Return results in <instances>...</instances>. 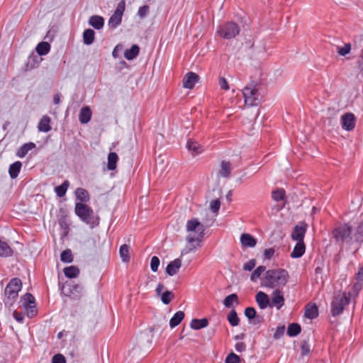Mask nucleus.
Listing matches in <instances>:
<instances>
[{"label": "nucleus", "instance_id": "60", "mask_svg": "<svg viewBox=\"0 0 363 363\" xmlns=\"http://www.w3.org/2000/svg\"><path fill=\"white\" fill-rule=\"evenodd\" d=\"M310 352L309 346L306 344H304L301 347V353L303 355H307Z\"/></svg>", "mask_w": 363, "mask_h": 363}, {"label": "nucleus", "instance_id": "36", "mask_svg": "<svg viewBox=\"0 0 363 363\" xmlns=\"http://www.w3.org/2000/svg\"><path fill=\"white\" fill-rule=\"evenodd\" d=\"M231 165L230 162L223 161L220 164L219 174L222 177H228L230 174Z\"/></svg>", "mask_w": 363, "mask_h": 363}, {"label": "nucleus", "instance_id": "12", "mask_svg": "<svg viewBox=\"0 0 363 363\" xmlns=\"http://www.w3.org/2000/svg\"><path fill=\"white\" fill-rule=\"evenodd\" d=\"M342 129L347 131L352 130L355 127V117L352 113H347L341 117Z\"/></svg>", "mask_w": 363, "mask_h": 363}, {"label": "nucleus", "instance_id": "13", "mask_svg": "<svg viewBox=\"0 0 363 363\" xmlns=\"http://www.w3.org/2000/svg\"><path fill=\"white\" fill-rule=\"evenodd\" d=\"M272 299L270 301V307H275L277 310L281 308L284 305V298L281 291L275 289L272 292Z\"/></svg>", "mask_w": 363, "mask_h": 363}, {"label": "nucleus", "instance_id": "7", "mask_svg": "<svg viewBox=\"0 0 363 363\" xmlns=\"http://www.w3.org/2000/svg\"><path fill=\"white\" fill-rule=\"evenodd\" d=\"M240 33V27L235 22H227L220 26L217 29V33L224 39H232Z\"/></svg>", "mask_w": 363, "mask_h": 363}, {"label": "nucleus", "instance_id": "34", "mask_svg": "<svg viewBox=\"0 0 363 363\" xmlns=\"http://www.w3.org/2000/svg\"><path fill=\"white\" fill-rule=\"evenodd\" d=\"M13 254V250L10 246L4 241L0 239V257H9Z\"/></svg>", "mask_w": 363, "mask_h": 363}, {"label": "nucleus", "instance_id": "6", "mask_svg": "<svg viewBox=\"0 0 363 363\" xmlns=\"http://www.w3.org/2000/svg\"><path fill=\"white\" fill-rule=\"evenodd\" d=\"M332 235L337 242H350L352 240V227L348 224L338 225L333 229Z\"/></svg>", "mask_w": 363, "mask_h": 363}, {"label": "nucleus", "instance_id": "24", "mask_svg": "<svg viewBox=\"0 0 363 363\" xmlns=\"http://www.w3.org/2000/svg\"><path fill=\"white\" fill-rule=\"evenodd\" d=\"M305 250L306 247L303 242H296L292 252L291 253V257L292 258H299L304 254Z\"/></svg>", "mask_w": 363, "mask_h": 363}, {"label": "nucleus", "instance_id": "58", "mask_svg": "<svg viewBox=\"0 0 363 363\" xmlns=\"http://www.w3.org/2000/svg\"><path fill=\"white\" fill-rule=\"evenodd\" d=\"M13 317L14 318V319L20 323H22L23 322V320H24V315L17 311H14L13 313Z\"/></svg>", "mask_w": 363, "mask_h": 363}, {"label": "nucleus", "instance_id": "45", "mask_svg": "<svg viewBox=\"0 0 363 363\" xmlns=\"http://www.w3.org/2000/svg\"><path fill=\"white\" fill-rule=\"evenodd\" d=\"M240 357L234 352H230L225 360V363H240Z\"/></svg>", "mask_w": 363, "mask_h": 363}, {"label": "nucleus", "instance_id": "23", "mask_svg": "<svg viewBox=\"0 0 363 363\" xmlns=\"http://www.w3.org/2000/svg\"><path fill=\"white\" fill-rule=\"evenodd\" d=\"M50 118L48 116H44L40 119L38 128V130L43 133H48L51 130Z\"/></svg>", "mask_w": 363, "mask_h": 363}, {"label": "nucleus", "instance_id": "54", "mask_svg": "<svg viewBox=\"0 0 363 363\" xmlns=\"http://www.w3.org/2000/svg\"><path fill=\"white\" fill-rule=\"evenodd\" d=\"M52 363H66V359L62 354H57L53 356Z\"/></svg>", "mask_w": 363, "mask_h": 363}, {"label": "nucleus", "instance_id": "22", "mask_svg": "<svg viewBox=\"0 0 363 363\" xmlns=\"http://www.w3.org/2000/svg\"><path fill=\"white\" fill-rule=\"evenodd\" d=\"M77 200L79 203L87 202L90 199L89 194L87 190L84 188H77L74 192Z\"/></svg>", "mask_w": 363, "mask_h": 363}, {"label": "nucleus", "instance_id": "30", "mask_svg": "<svg viewBox=\"0 0 363 363\" xmlns=\"http://www.w3.org/2000/svg\"><path fill=\"white\" fill-rule=\"evenodd\" d=\"M184 313L182 311H179L173 315V317L169 320V326L172 328L177 326L184 319Z\"/></svg>", "mask_w": 363, "mask_h": 363}, {"label": "nucleus", "instance_id": "18", "mask_svg": "<svg viewBox=\"0 0 363 363\" xmlns=\"http://www.w3.org/2000/svg\"><path fill=\"white\" fill-rule=\"evenodd\" d=\"M181 267L182 259L180 258H177L168 264L166 268V273L169 276L172 277L178 272Z\"/></svg>", "mask_w": 363, "mask_h": 363}, {"label": "nucleus", "instance_id": "20", "mask_svg": "<svg viewBox=\"0 0 363 363\" xmlns=\"http://www.w3.org/2000/svg\"><path fill=\"white\" fill-rule=\"evenodd\" d=\"M92 113L89 106H84L81 108L79 114V121L82 124L88 123L91 118Z\"/></svg>", "mask_w": 363, "mask_h": 363}, {"label": "nucleus", "instance_id": "3", "mask_svg": "<svg viewBox=\"0 0 363 363\" xmlns=\"http://www.w3.org/2000/svg\"><path fill=\"white\" fill-rule=\"evenodd\" d=\"M352 298L351 294L340 293L337 294L331 303V314L336 316L342 313L345 306H347Z\"/></svg>", "mask_w": 363, "mask_h": 363}, {"label": "nucleus", "instance_id": "50", "mask_svg": "<svg viewBox=\"0 0 363 363\" xmlns=\"http://www.w3.org/2000/svg\"><path fill=\"white\" fill-rule=\"evenodd\" d=\"M272 199L276 201L283 200L284 197V191L282 189H278L272 192Z\"/></svg>", "mask_w": 363, "mask_h": 363}, {"label": "nucleus", "instance_id": "37", "mask_svg": "<svg viewBox=\"0 0 363 363\" xmlns=\"http://www.w3.org/2000/svg\"><path fill=\"white\" fill-rule=\"evenodd\" d=\"M234 303L238 304V297L236 294L227 296L223 301L224 306L228 308H230Z\"/></svg>", "mask_w": 363, "mask_h": 363}, {"label": "nucleus", "instance_id": "14", "mask_svg": "<svg viewBox=\"0 0 363 363\" xmlns=\"http://www.w3.org/2000/svg\"><path fill=\"white\" fill-rule=\"evenodd\" d=\"M240 241L242 247L245 248H252L257 245V240L249 233H242Z\"/></svg>", "mask_w": 363, "mask_h": 363}, {"label": "nucleus", "instance_id": "19", "mask_svg": "<svg viewBox=\"0 0 363 363\" xmlns=\"http://www.w3.org/2000/svg\"><path fill=\"white\" fill-rule=\"evenodd\" d=\"M36 145L33 142L24 143L16 151V155L19 158H23L29 151L35 148Z\"/></svg>", "mask_w": 363, "mask_h": 363}, {"label": "nucleus", "instance_id": "10", "mask_svg": "<svg viewBox=\"0 0 363 363\" xmlns=\"http://www.w3.org/2000/svg\"><path fill=\"white\" fill-rule=\"evenodd\" d=\"M22 286L21 281L18 278L12 279L4 289V294L8 298L14 299Z\"/></svg>", "mask_w": 363, "mask_h": 363}, {"label": "nucleus", "instance_id": "55", "mask_svg": "<svg viewBox=\"0 0 363 363\" xmlns=\"http://www.w3.org/2000/svg\"><path fill=\"white\" fill-rule=\"evenodd\" d=\"M274 255V248H268L264 251V257L266 259H270Z\"/></svg>", "mask_w": 363, "mask_h": 363}, {"label": "nucleus", "instance_id": "28", "mask_svg": "<svg viewBox=\"0 0 363 363\" xmlns=\"http://www.w3.org/2000/svg\"><path fill=\"white\" fill-rule=\"evenodd\" d=\"M208 324V321L206 318L202 319H193L191 321L190 327L194 330H200L206 328Z\"/></svg>", "mask_w": 363, "mask_h": 363}, {"label": "nucleus", "instance_id": "35", "mask_svg": "<svg viewBox=\"0 0 363 363\" xmlns=\"http://www.w3.org/2000/svg\"><path fill=\"white\" fill-rule=\"evenodd\" d=\"M35 50L39 55H45L50 50V45L48 42H41L38 44Z\"/></svg>", "mask_w": 363, "mask_h": 363}, {"label": "nucleus", "instance_id": "39", "mask_svg": "<svg viewBox=\"0 0 363 363\" xmlns=\"http://www.w3.org/2000/svg\"><path fill=\"white\" fill-rule=\"evenodd\" d=\"M119 254L123 262H128L129 261V247L127 245L124 244L120 247Z\"/></svg>", "mask_w": 363, "mask_h": 363}, {"label": "nucleus", "instance_id": "59", "mask_svg": "<svg viewBox=\"0 0 363 363\" xmlns=\"http://www.w3.org/2000/svg\"><path fill=\"white\" fill-rule=\"evenodd\" d=\"M357 65H358L359 68L363 71V48H362L361 54L359 57V59L357 61Z\"/></svg>", "mask_w": 363, "mask_h": 363}, {"label": "nucleus", "instance_id": "41", "mask_svg": "<svg viewBox=\"0 0 363 363\" xmlns=\"http://www.w3.org/2000/svg\"><path fill=\"white\" fill-rule=\"evenodd\" d=\"M228 320L232 326H237L239 324V318L236 311L233 309L228 315Z\"/></svg>", "mask_w": 363, "mask_h": 363}, {"label": "nucleus", "instance_id": "1", "mask_svg": "<svg viewBox=\"0 0 363 363\" xmlns=\"http://www.w3.org/2000/svg\"><path fill=\"white\" fill-rule=\"evenodd\" d=\"M186 229L188 233L186 240L189 245V251H192L200 247L204 235L205 226L197 218L187 220Z\"/></svg>", "mask_w": 363, "mask_h": 363}, {"label": "nucleus", "instance_id": "64", "mask_svg": "<svg viewBox=\"0 0 363 363\" xmlns=\"http://www.w3.org/2000/svg\"><path fill=\"white\" fill-rule=\"evenodd\" d=\"M119 45H116L115 48L113 50L112 55L113 57H116L118 56V50Z\"/></svg>", "mask_w": 363, "mask_h": 363}, {"label": "nucleus", "instance_id": "26", "mask_svg": "<svg viewBox=\"0 0 363 363\" xmlns=\"http://www.w3.org/2000/svg\"><path fill=\"white\" fill-rule=\"evenodd\" d=\"M140 48L137 45H133L130 49H127L124 52V57L128 60L135 59L139 54Z\"/></svg>", "mask_w": 363, "mask_h": 363}, {"label": "nucleus", "instance_id": "15", "mask_svg": "<svg viewBox=\"0 0 363 363\" xmlns=\"http://www.w3.org/2000/svg\"><path fill=\"white\" fill-rule=\"evenodd\" d=\"M256 302L261 309H265L268 306L270 307V300L267 294L263 291H259L255 296Z\"/></svg>", "mask_w": 363, "mask_h": 363}, {"label": "nucleus", "instance_id": "17", "mask_svg": "<svg viewBox=\"0 0 363 363\" xmlns=\"http://www.w3.org/2000/svg\"><path fill=\"white\" fill-rule=\"evenodd\" d=\"M186 148L194 156L200 155L203 152V147L198 142L191 139L187 141Z\"/></svg>", "mask_w": 363, "mask_h": 363}, {"label": "nucleus", "instance_id": "29", "mask_svg": "<svg viewBox=\"0 0 363 363\" xmlns=\"http://www.w3.org/2000/svg\"><path fill=\"white\" fill-rule=\"evenodd\" d=\"M318 315V309L315 304L308 305L305 310V317L314 319Z\"/></svg>", "mask_w": 363, "mask_h": 363}, {"label": "nucleus", "instance_id": "63", "mask_svg": "<svg viewBox=\"0 0 363 363\" xmlns=\"http://www.w3.org/2000/svg\"><path fill=\"white\" fill-rule=\"evenodd\" d=\"M60 94H56L54 96V98H53V102L55 104H58L60 103Z\"/></svg>", "mask_w": 363, "mask_h": 363}, {"label": "nucleus", "instance_id": "51", "mask_svg": "<svg viewBox=\"0 0 363 363\" xmlns=\"http://www.w3.org/2000/svg\"><path fill=\"white\" fill-rule=\"evenodd\" d=\"M255 266L256 260L255 259H251L243 264L242 268L245 271L250 272L255 267Z\"/></svg>", "mask_w": 363, "mask_h": 363}, {"label": "nucleus", "instance_id": "44", "mask_svg": "<svg viewBox=\"0 0 363 363\" xmlns=\"http://www.w3.org/2000/svg\"><path fill=\"white\" fill-rule=\"evenodd\" d=\"M351 44L350 43H345L343 46L340 47L338 46L337 48V53L340 56H345L346 55L349 54L351 50Z\"/></svg>", "mask_w": 363, "mask_h": 363}, {"label": "nucleus", "instance_id": "47", "mask_svg": "<svg viewBox=\"0 0 363 363\" xmlns=\"http://www.w3.org/2000/svg\"><path fill=\"white\" fill-rule=\"evenodd\" d=\"M354 239L357 242L363 241V223H361L357 228L354 234Z\"/></svg>", "mask_w": 363, "mask_h": 363}, {"label": "nucleus", "instance_id": "11", "mask_svg": "<svg viewBox=\"0 0 363 363\" xmlns=\"http://www.w3.org/2000/svg\"><path fill=\"white\" fill-rule=\"evenodd\" d=\"M308 228V225L305 223H300L296 225L291 233V237L293 240L298 242H303V238Z\"/></svg>", "mask_w": 363, "mask_h": 363}, {"label": "nucleus", "instance_id": "21", "mask_svg": "<svg viewBox=\"0 0 363 363\" xmlns=\"http://www.w3.org/2000/svg\"><path fill=\"white\" fill-rule=\"evenodd\" d=\"M89 24L96 30H101L104 26V19L101 16L94 15L89 18Z\"/></svg>", "mask_w": 363, "mask_h": 363}, {"label": "nucleus", "instance_id": "46", "mask_svg": "<svg viewBox=\"0 0 363 363\" xmlns=\"http://www.w3.org/2000/svg\"><path fill=\"white\" fill-rule=\"evenodd\" d=\"M363 287V281L357 280L352 286V292H350L352 296H355L362 290Z\"/></svg>", "mask_w": 363, "mask_h": 363}, {"label": "nucleus", "instance_id": "61", "mask_svg": "<svg viewBox=\"0 0 363 363\" xmlns=\"http://www.w3.org/2000/svg\"><path fill=\"white\" fill-rule=\"evenodd\" d=\"M357 280L363 281V264L362 267L359 268L358 272L356 274Z\"/></svg>", "mask_w": 363, "mask_h": 363}, {"label": "nucleus", "instance_id": "33", "mask_svg": "<svg viewBox=\"0 0 363 363\" xmlns=\"http://www.w3.org/2000/svg\"><path fill=\"white\" fill-rule=\"evenodd\" d=\"M69 181L65 180L61 185L57 186L55 188V192L56 195L60 198L63 197L66 194V192L69 188Z\"/></svg>", "mask_w": 363, "mask_h": 363}, {"label": "nucleus", "instance_id": "56", "mask_svg": "<svg viewBox=\"0 0 363 363\" xmlns=\"http://www.w3.org/2000/svg\"><path fill=\"white\" fill-rule=\"evenodd\" d=\"M219 86L222 89L228 90L229 85L227 80L224 77H220L219 79Z\"/></svg>", "mask_w": 363, "mask_h": 363}, {"label": "nucleus", "instance_id": "31", "mask_svg": "<svg viewBox=\"0 0 363 363\" xmlns=\"http://www.w3.org/2000/svg\"><path fill=\"white\" fill-rule=\"evenodd\" d=\"M63 272L65 277L69 279L76 278L79 274V268L74 265L65 267Z\"/></svg>", "mask_w": 363, "mask_h": 363}, {"label": "nucleus", "instance_id": "53", "mask_svg": "<svg viewBox=\"0 0 363 363\" xmlns=\"http://www.w3.org/2000/svg\"><path fill=\"white\" fill-rule=\"evenodd\" d=\"M220 202L219 200H213L210 203V208L213 213H217L220 208Z\"/></svg>", "mask_w": 363, "mask_h": 363}, {"label": "nucleus", "instance_id": "48", "mask_svg": "<svg viewBox=\"0 0 363 363\" xmlns=\"http://www.w3.org/2000/svg\"><path fill=\"white\" fill-rule=\"evenodd\" d=\"M149 11H150L149 6L144 5L139 8V9L138 11V16L140 18H144L145 17H146L147 16V14L149 13Z\"/></svg>", "mask_w": 363, "mask_h": 363}, {"label": "nucleus", "instance_id": "16", "mask_svg": "<svg viewBox=\"0 0 363 363\" xmlns=\"http://www.w3.org/2000/svg\"><path fill=\"white\" fill-rule=\"evenodd\" d=\"M199 81V76L194 72H188L184 79L183 86L186 89H192Z\"/></svg>", "mask_w": 363, "mask_h": 363}, {"label": "nucleus", "instance_id": "32", "mask_svg": "<svg viewBox=\"0 0 363 363\" xmlns=\"http://www.w3.org/2000/svg\"><path fill=\"white\" fill-rule=\"evenodd\" d=\"M118 156L116 152H110L108 155L107 168L108 170H114L116 168Z\"/></svg>", "mask_w": 363, "mask_h": 363}, {"label": "nucleus", "instance_id": "42", "mask_svg": "<svg viewBox=\"0 0 363 363\" xmlns=\"http://www.w3.org/2000/svg\"><path fill=\"white\" fill-rule=\"evenodd\" d=\"M60 259L64 263H70L73 261L72 251L69 249L64 250L60 255Z\"/></svg>", "mask_w": 363, "mask_h": 363}, {"label": "nucleus", "instance_id": "2", "mask_svg": "<svg viewBox=\"0 0 363 363\" xmlns=\"http://www.w3.org/2000/svg\"><path fill=\"white\" fill-rule=\"evenodd\" d=\"M289 273L284 269H273L266 271L261 279V285L269 289H274L286 285Z\"/></svg>", "mask_w": 363, "mask_h": 363}, {"label": "nucleus", "instance_id": "57", "mask_svg": "<svg viewBox=\"0 0 363 363\" xmlns=\"http://www.w3.org/2000/svg\"><path fill=\"white\" fill-rule=\"evenodd\" d=\"M235 349L238 352H242L246 350V345L244 342H237L235 345Z\"/></svg>", "mask_w": 363, "mask_h": 363}, {"label": "nucleus", "instance_id": "8", "mask_svg": "<svg viewBox=\"0 0 363 363\" xmlns=\"http://www.w3.org/2000/svg\"><path fill=\"white\" fill-rule=\"evenodd\" d=\"M23 309L26 312L27 316L30 318H33L37 314L36 303L34 296L27 293L21 297L20 301Z\"/></svg>", "mask_w": 363, "mask_h": 363}, {"label": "nucleus", "instance_id": "9", "mask_svg": "<svg viewBox=\"0 0 363 363\" xmlns=\"http://www.w3.org/2000/svg\"><path fill=\"white\" fill-rule=\"evenodd\" d=\"M125 9V0H121L116 6V9L113 13V15L110 17L108 25L111 28H117L122 21V17Z\"/></svg>", "mask_w": 363, "mask_h": 363}, {"label": "nucleus", "instance_id": "49", "mask_svg": "<svg viewBox=\"0 0 363 363\" xmlns=\"http://www.w3.org/2000/svg\"><path fill=\"white\" fill-rule=\"evenodd\" d=\"M160 263V259L156 256H153L151 258V261H150L151 270L154 272H156L158 270Z\"/></svg>", "mask_w": 363, "mask_h": 363}, {"label": "nucleus", "instance_id": "25", "mask_svg": "<svg viewBox=\"0 0 363 363\" xmlns=\"http://www.w3.org/2000/svg\"><path fill=\"white\" fill-rule=\"evenodd\" d=\"M22 163L20 161H16L11 164L9 168V174L11 179H16L21 169Z\"/></svg>", "mask_w": 363, "mask_h": 363}, {"label": "nucleus", "instance_id": "40", "mask_svg": "<svg viewBox=\"0 0 363 363\" xmlns=\"http://www.w3.org/2000/svg\"><path fill=\"white\" fill-rule=\"evenodd\" d=\"M266 267L264 266H259L257 267L250 276V280L253 282L257 281V280L260 278L261 274L265 272Z\"/></svg>", "mask_w": 363, "mask_h": 363}, {"label": "nucleus", "instance_id": "38", "mask_svg": "<svg viewBox=\"0 0 363 363\" xmlns=\"http://www.w3.org/2000/svg\"><path fill=\"white\" fill-rule=\"evenodd\" d=\"M301 331V328L298 323H291L289 325L287 329V334L290 337H295L298 335Z\"/></svg>", "mask_w": 363, "mask_h": 363}, {"label": "nucleus", "instance_id": "4", "mask_svg": "<svg viewBox=\"0 0 363 363\" xmlns=\"http://www.w3.org/2000/svg\"><path fill=\"white\" fill-rule=\"evenodd\" d=\"M74 211L80 220L86 224L92 226L98 224V223L94 221L93 210L86 204L76 203Z\"/></svg>", "mask_w": 363, "mask_h": 363}, {"label": "nucleus", "instance_id": "43", "mask_svg": "<svg viewBox=\"0 0 363 363\" xmlns=\"http://www.w3.org/2000/svg\"><path fill=\"white\" fill-rule=\"evenodd\" d=\"M160 298L162 302L164 304L167 305L171 302V301L174 298V294H172V292L169 291H165L161 294Z\"/></svg>", "mask_w": 363, "mask_h": 363}, {"label": "nucleus", "instance_id": "5", "mask_svg": "<svg viewBox=\"0 0 363 363\" xmlns=\"http://www.w3.org/2000/svg\"><path fill=\"white\" fill-rule=\"evenodd\" d=\"M258 84L251 83L242 89V94L246 105L250 106H257L259 103V94Z\"/></svg>", "mask_w": 363, "mask_h": 363}, {"label": "nucleus", "instance_id": "52", "mask_svg": "<svg viewBox=\"0 0 363 363\" xmlns=\"http://www.w3.org/2000/svg\"><path fill=\"white\" fill-rule=\"evenodd\" d=\"M256 314H257V312H256L255 309L252 307H248L245 310V315L250 320L255 318Z\"/></svg>", "mask_w": 363, "mask_h": 363}, {"label": "nucleus", "instance_id": "27", "mask_svg": "<svg viewBox=\"0 0 363 363\" xmlns=\"http://www.w3.org/2000/svg\"><path fill=\"white\" fill-rule=\"evenodd\" d=\"M95 38V32L92 29H86L83 33V42L86 45H91Z\"/></svg>", "mask_w": 363, "mask_h": 363}, {"label": "nucleus", "instance_id": "62", "mask_svg": "<svg viewBox=\"0 0 363 363\" xmlns=\"http://www.w3.org/2000/svg\"><path fill=\"white\" fill-rule=\"evenodd\" d=\"M164 289V285L162 284H158L156 287V293L158 296H161V294L163 293L162 290Z\"/></svg>", "mask_w": 363, "mask_h": 363}]
</instances>
